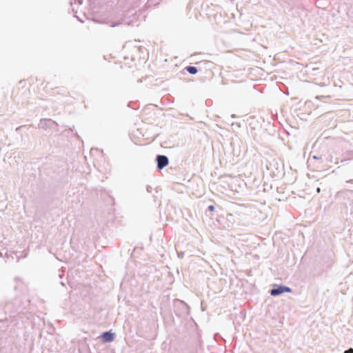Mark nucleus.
<instances>
[{
    "label": "nucleus",
    "instance_id": "obj_1",
    "mask_svg": "<svg viewBox=\"0 0 353 353\" xmlns=\"http://www.w3.org/2000/svg\"><path fill=\"white\" fill-rule=\"evenodd\" d=\"M291 292L290 288L285 286H279L277 288H274L271 290L270 294L272 296H276L284 292Z\"/></svg>",
    "mask_w": 353,
    "mask_h": 353
},
{
    "label": "nucleus",
    "instance_id": "obj_2",
    "mask_svg": "<svg viewBox=\"0 0 353 353\" xmlns=\"http://www.w3.org/2000/svg\"><path fill=\"white\" fill-rule=\"evenodd\" d=\"M168 164V159L167 157L163 155H159L157 157V165L159 169H162Z\"/></svg>",
    "mask_w": 353,
    "mask_h": 353
},
{
    "label": "nucleus",
    "instance_id": "obj_3",
    "mask_svg": "<svg viewBox=\"0 0 353 353\" xmlns=\"http://www.w3.org/2000/svg\"><path fill=\"white\" fill-rule=\"evenodd\" d=\"M101 338L104 342H110L113 341L114 336L112 334L106 332L102 334Z\"/></svg>",
    "mask_w": 353,
    "mask_h": 353
},
{
    "label": "nucleus",
    "instance_id": "obj_4",
    "mask_svg": "<svg viewBox=\"0 0 353 353\" xmlns=\"http://www.w3.org/2000/svg\"><path fill=\"white\" fill-rule=\"evenodd\" d=\"M186 70H187V71H188L189 73H190V74H196V73L197 72V69H196V67H194V66H188V67L186 68Z\"/></svg>",
    "mask_w": 353,
    "mask_h": 353
},
{
    "label": "nucleus",
    "instance_id": "obj_5",
    "mask_svg": "<svg viewBox=\"0 0 353 353\" xmlns=\"http://www.w3.org/2000/svg\"><path fill=\"white\" fill-rule=\"evenodd\" d=\"M208 209H209V210H210V211H212H212H214V205H210V206L208 207Z\"/></svg>",
    "mask_w": 353,
    "mask_h": 353
},
{
    "label": "nucleus",
    "instance_id": "obj_6",
    "mask_svg": "<svg viewBox=\"0 0 353 353\" xmlns=\"http://www.w3.org/2000/svg\"><path fill=\"white\" fill-rule=\"evenodd\" d=\"M344 353H353V348H350L348 350H346Z\"/></svg>",
    "mask_w": 353,
    "mask_h": 353
}]
</instances>
